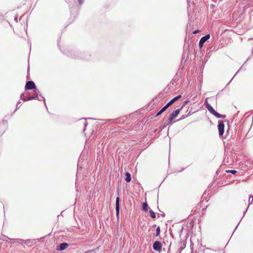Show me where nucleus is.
Returning <instances> with one entry per match:
<instances>
[{"label": "nucleus", "mask_w": 253, "mask_h": 253, "mask_svg": "<svg viewBox=\"0 0 253 253\" xmlns=\"http://www.w3.org/2000/svg\"><path fill=\"white\" fill-rule=\"evenodd\" d=\"M169 107L166 105L164 106L160 111L161 112L163 113L164 111H165Z\"/></svg>", "instance_id": "nucleus-16"}, {"label": "nucleus", "mask_w": 253, "mask_h": 253, "mask_svg": "<svg viewBox=\"0 0 253 253\" xmlns=\"http://www.w3.org/2000/svg\"><path fill=\"white\" fill-rule=\"evenodd\" d=\"M181 97V95H179L175 97H174L173 99H172L170 101H169L167 104V106L169 107L173 103H174L176 101L178 100L179 99H180Z\"/></svg>", "instance_id": "nucleus-10"}, {"label": "nucleus", "mask_w": 253, "mask_h": 253, "mask_svg": "<svg viewBox=\"0 0 253 253\" xmlns=\"http://www.w3.org/2000/svg\"><path fill=\"white\" fill-rule=\"evenodd\" d=\"M150 215L153 218H156V214L152 210L149 211Z\"/></svg>", "instance_id": "nucleus-14"}, {"label": "nucleus", "mask_w": 253, "mask_h": 253, "mask_svg": "<svg viewBox=\"0 0 253 253\" xmlns=\"http://www.w3.org/2000/svg\"><path fill=\"white\" fill-rule=\"evenodd\" d=\"M6 126V123L4 122H0V136L2 135L5 132Z\"/></svg>", "instance_id": "nucleus-7"}, {"label": "nucleus", "mask_w": 253, "mask_h": 253, "mask_svg": "<svg viewBox=\"0 0 253 253\" xmlns=\"http://www.w3.org/2000/svg\"><path fill=\"white\" fill-rule=\"evenodd\" d=\"M199 32H200V31H199V30H195V31H194L193 32V34H197V33H199Z\"/></svg>", "instance_id": "nucleus-21"}, {"label": "nucleus", "mask_w": 253, "mask_h": 253, "mask_svg": "<svg viewBox=\"0 0 253 253\" xmlns=\"http://www.w3.org/2000/svg\"><path fill=\"white\" fill-rule=\"evenodd\" d=\"M169 107L166 105L164 106L160 111L161 112L163 113L164 111H165Z\"/></svg>", "instance_id": "nucleus-18"}, {"label": "nucleus", "mask_w": 253, "mask_h": 253, "mask_svg": "<svg viewBox=\"0 0 253 253\" xmlns=\"http://www.w3.org/2000/svg\"><path fill=\"white\" fill-rule=\"evenodd\" d=\"M169 107L166 105L164 106L160 111L161 112L163 113L164 111H165Z\"/></svg>", "instance_id": "nucleus-17"}, {"label": "nucleus", "mask_w": 253, "mask_h": 253, "mask_svg": "<svg viewBox=\"0 0 253 253\" xmlns=\"http://www.w3.org/2000/svg\"><path fill=\"white\" fill-rule=\"evenodd\" d=\"M183 106H182L180 108L176 109L173 112H172L169 117V118L167 120V121L164 123V126H167L170 124L172 121L180 113V111L182 109Z\"/></svg>", "instance_id": "nucleus-2"}, {"label": "nucleus", "mask_w": 253, "mask_h": 253, "mask_svg": "<svg viewBox=\"0 0 253 253\" xmlns=\"http://www.w3.org/2000/svg\"><path fill=\"white\" fill-rule=\"evenodd\" d=\"M153 248L154 250L160 252L162 249V244L159 241H156L153 244Z\"/></svg>", "instance_id": "nucleus-6"}, {"label": "nucleus", "mask_w": 253, "mask_h": 253, "mask_svg": "<svg viewBox=\"0 0 253 253\" xmlns=\"http://www.w3.org/2000/svg\"><path fill=\"white\" fill-rule=\"evenodd\" d=\"M227 172H231V173L233 174H235L237 171L236 170H230V171H227Z\"/></svg>", "instance_id": "nucleus-19"}, {"label": "nucleus", "mask_w": 253, "mask_h": 253, "mask_svg": "<svg viewBox=\"0 0 253 253\" xmlns=\"http://www.w3.org/2000/svg\"><path fill=\"white\" fill-rule=\"evenodd\" d=\"M37 97V95H33V96H32L29 97H28V98H27V99H23V100L24 101H26L31 100H33V99H36Z\"/></svg>", "instance_id": "nucleus-12"}, {"label": "nucleus", "mask_w": 253, "mask_h": 253, "mask_svg": "<svg viewBox=\"0 0 253 253\" xmlns=\"http://www.w3.org/2000/svg\"><path fill=\"white\" fill-rule=\"evenodd\" d=\"M160 227L159 226H158L156 229V236H160Z\"/></svg>", "instance_id": "nucleus-15"}, {"label": "nucleus", "mask_w": 253, "mask_h": 253, "mask_svg": "<svg viewBox=\"0 0 253 253\" xmlns=\"http://www.w3.org/2000/svg\"><path fill=\"white\" fill-rule=\"evenodd\" d=\"M36 88V85L33 81H28L25 85L26 89H33Z\"/></svg>", "instance_id": "nucleus-5"}, {"label": "nucleus", "mask_w": 253, "mask_h": 253, "mask_svg": "<svg viewBox=\"0 0 253 253\" xmlns=\"http://www.w3.org/2000/svg\"><path fill=\"white\" fill-rule=\"evenodd\" d=\"M69 245L67 243H61L57 247L56 250L58 251H63L66 249Z\"/></svg>", "instance_id": "nucleus-9"}, {"label": "nucleus", "mask_w": 253, "mask_h": 253, "mask_svg": "<svg viewBox=\"0 0 253 253\" xmlns=\"http://www.w3.org/2000/svg\"><path fill=\"white\" fill-rule=\"evenodd\" d=\"M224 124L223 121H218V129L219 135H222L224 132Z\"/></svg>", "instance_id": "nucleus-4"}, {"label": "nucleus", "mask_w": 253, "mask_h": 253, "mask_svg": "<svg viewBox=\"0 0 253 253\" xmlns=\"http://www.w3.org/2000/svg\"><path fill=\"white\" fill-rule=\"evenodd\" d=\"M120 198L117 197L116 201V216L118 218L119 216V211H120Z\"/></svg>", "instance_id": "nucleus-8"}, {"label": "nucleus", "mask_w": 253, "mask_h": 253, "mask_svg": "<svg viewBox=\"0 0 253 253\" xmlns=\"http://www.w3.org/2000/svg\"><path fill=\"white\" fill-rule=\"evenodd\" d=\"M79 2L80 4H81L82 3V2L81 1V0H79Z\"/></svg>", "instance_id": "nucleus-23"}, {"label": "nucleus", "mask_w": 253, "mask_h": 253, "mask_svg": "<svg viewBox=\"0 0 253 253\" xmlns=\"http://www.w3.org/2000/svg\"><path fill=\"white\" fill-rule=\"evenodd\" d=\"M143 210L147 211L148 210V205L147 203H144L142 205Z\"/></svg>", "instance_id": "nucleus-13"}, {"label": "nucleus", "mask_w": 253, "mask_h": 253, "mask_svg": "<svg viewBox=\"0 0 253 253\" xmlns=\"http://www.w3.org/2000/svg\"><path fill=\"white\" fill-rule=\"evenodd\" d=\"M188 102H189V101H188V100H186V101H184V104L182 105L183 107H184V106L185 104H187Z\"/></svg>", "instance_id": "nucleus-22"}, {"label": "nucleus", "mask_w": 253, "mask_h": 253, "mask_svg": "<svg viewBox=\"0 0 253 253\" xmlns=\"http://www.w3.org/2000/svg\"><path fill=\"white\" fill-rule=\"evenodd\" d=\"M125 176H126V181L127 182H129L131 181V175L128 172H126L125 173Z\"/></svg>", "instance_id": "nucleus-11"}, {"label": "nucleus", "mask_w": 253, "mask_h": 253, "mask_svg": "<svg viewBox=\"0 0 253 253\" xmlns=\"http://www.w3.org/2000/svg\"><path fill=\"white\" fill-rule=\"evenodd\" d=\"M205 106L208 111L212 114L213 115L215 116L217 118H225L226 116L219 114L218 113L216 112L214 109L211 106V105L208 102L207 99L206 100L205 102Z\"/></svg>", "instance_id": "nucleus-1"}, {"label": "nucleus", "mask_w": 253, "mask_h": 253, "mask_svg": "<svg viewBox=\"0 0 253 253\" xmlns=\"http://www.w3.org/2000/svg\"><path fill=\"white\" fill-rule=\"evenodd\" d=\"M163 113L161 112V111H160L156 115V117H158L159 116H160V115H161Z\"/></svg>", "instance_id": "nucleus-20"}, {"label": "nucleus", "mask_w": 253, "mask_h": 253, "mask_svg": "<svg viewBox=\"0 0 253 253\" xmlns=\"http://www.w3.org/2000/svg\"><path fill=\"white\" fill-rule=\"evenodd\" d=\"M210 38V35L207 34L206 36L203 37L200 40L199 43V46L200 48H201L204 43L209 39Z\"/></svg>", "instance_id": "nucleus-3"}]
</instances>
